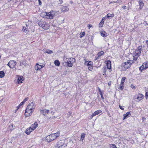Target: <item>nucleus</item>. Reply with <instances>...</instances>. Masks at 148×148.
I'll return each instance as SVG.
<instances>
[{"label":"nucleus","instance_id":"nucleus-1","mask_svg":"<svg viewBox=\"0 0 148 148\" xmlns=\"http://www.w3.org/2000/svg\"><path fill=\"white\" fill-rule=\"evenodd\" d=\"M142 49V47L141 46H138L134 52L132 54L129 55V56H132L133 59L131 60V59L129 58L131 61L132 63H134L136 61H138V58H139L141 55Z\"/></svg>","mask_w":148,"mask_h":148},{"label":"nucleus","instance_id":"nucleus-2","mask_svg":"<svg viewBox=\"0 0 148 148\" xmlns=\"http://www.w3.org/2000/svg\"><path fill=\"white\" fill-rule=\"evenodd\" d=\"M60 134L59 131L54 134H52L46 137V140L48 142H50L58 137L60 136Z\"/></svg>","mask_w":148,"mask_h":148},{"label":"nucleus","instance_id":"nucleus-3","mask_svg":"<svg viewBox=\"0 0 148 148\" xmlns=\"http://www.w3.org/2000/svg\"><path fill=\"white\" fill-rule=\"evenodd\" d=\"M133 63H132L131 61L129 59L127 62L122 63L121 66L125 70L130 68Z\"/></svg>","mask_w":148,"mask_h":148},{"label":"nucleus","instance_id":"nucleus-4","mask_svg":"<svg viewBox=\"0 0 148 148\" xmlns=\"http://www.w3.org/2000/svg\"><path fill=\"white\" fill-rule=\"evenodd\" d=\"M38 25L45 30H47L49 28V25L45 21H40L38 23Z\"/></svg>","mask_w":148,"mask_h":148},{"label":"nucleus","instance_id":"nucleus-5","mask_svg":"<svg viewBox=\"0 0 148 148\" xmlns=\"http://www.w3.org/2000/svg\"><path fill=\"white\" fill-rule=\"evenodd\" d=\"M67 145L65 144L64 141L61 140L57 143L55 147L56 148H64Z\"/></svg>","mask_w":148,"mask_h":148},{"label":"nucleus","instance_id":"nucleus-6","mask_svg":"<svg viewBox=\"0 0 148 148\" xmlns=\"http://www.w3.org/2000/svg\"><path fill=\"white\" fill-rule=\"evenodd\" d=\"M55 12L51 11L50 12H47L46 18L47 19H52L55 16Z\"/></svg>","mask_w":148,"mask_h":148},{"label":"nucleus","instance_id":"nucleus-7","mask_svg":"<svg viewBox=\"0 0 148 148\" xmlns=\"http://www.w3.org/2000/svg\"><path fill=\"white\" fill-rule=\"evenodd\" d=\"M75 62V59L74 58H70L68 61L66 62L67 66L69 67H72L73 64Z\"/></svg>","mask_w":148,"mask_h":148},{"label":"nucleus","instance_id":"nucleus-8","mask_svg":"<svg viewBox=\"0 0 148 148\" xmlns=\"http://www.w3.org/2000/svg\"><path fill=\"white\" fill-rule=\"evenodd\" d=\"M148 68V61L143 63V64L139 68L140 71L142 72Z\"/></svg>","mask_w":148,"mask_h":148},{"label":"nucleus","instance_id":"nucleus-9","mask_svg":"<svg viewBox=\"0 0 148 148\" xmlns=\"http://www.w3.org/2000/svg\"><path fill=\"white\" fill-rule=\"evenodd\" d=\"M85 64L88 66V69L92 71L93 69V62L91 61H86L85 62Z\"/></svg>","mask_w":148,"mask_h":148},{"label":"nucleus","instance_id":"nucleus-10","mask_svg":"<svg viewBox=\"0 0 148 148\" xmlns=\"http://www.w3.org/2000/svg\"><path fill=\"white\" fill-rule=\"evenodd\" d=\"M16 64V62L14 60H10L7 64V65L12 69L14 68Z\"/></svg>","mask_w":148,"mask_h":148},{"label":"nucleus","instance_id":"nucleus-11","mask_svg":"<svg viewBox=\"0 0 148 148\" xmlns=\"http://www.w3.org/2000/svg\"><path fill=\"white\" fill-rule=\"evenodd\" d=\"M105 63L106 64L107 69L109 70V71L111 72L112 71L111 61L110 60H106L105 61Z\"/></svg>","mask_w":148,"mask_h":148},{"label":"nucleus","instance_id":"nucleus-12","mask_svg":"<svg viewBox=\"0 0 148 148\" xmlns=\"http://www.w3.org/2000/svg\"><path fill=\"white\" fill-rule=\"evenodd\" d=\"M33 112L34 111L32 110H29L28 108H26L25 110V116H29L32 114Z\"/></svg>","mask_w":148,"mask_h":148},{"label":"nucleus","instance_id":"nucleus-13","mask_svg":"<svg viewBox=\"0 0 148 148\" xmlns=\"http://www.w3.org/2000/svg\"><path fill=\"white\" fill-rule=\"evenodd\" d=\"M45 65H40L38 63L36 64L34 66V69L36 71L40 70L41 69L44 67Z\"/></svg>","mask_w":148,"mask_h":148},{"label":"nucleus","instance_id":"nucleus-14","mask_svg":"<svg viewBox=\"0 0 148 148\" xmlns=\"http://www.w3.org/2000/svg\"><path fill=\"white\" fill-rule=\"evenodd\" d=\"M35 105L32 102L29 103L27 106V108L29 110H31L34 111V109L35 108Z\"/></svg>","mask_w":148,"mask_h":148},{"label":"nucleus","instance_id":"nucleus-15","mask_svg":"<svg viewBox=\"0 0 148 148\" xmlns=\"http://www.w3.org/2000/svg\"><path fill=\"white\" fill-rule=\"evenodd\" d=\"M144 97V96L142 94L138 93L137 95L136 99L138 101H140L143 99Z\"/></svg>","mask_w":148,"mask_h":148},{"label":"nucleus","instance_id":"nucleus-16","mask_svg":"<svg viewBox=\"0 0 148 148\" xmlns=\"http://www.w3.org/2000/svg\"><path fill=\"white\" fill-rule=\"evenodd\" d=\"M34 130L33 129V128H32L31 127H30L26 129L25 130L26 134L27 135H29L30 134V133Z\"/></svg>","mask_w":148,"mask_h":148},{"label":"nucleus","instance_id":"nucleus-17","mask_svg":"<svg viewBox=\"0 0 148 148\" xmlns=\"http://www.w3.org/2000/svg\"><path fill=\"white\" fill-rule=\"evenodd\" d=\"M131 115V114L130 112H126L125 114L123 115V120H124L126 119L127 118L130 117Z\"/></svg>","mask_w":148,"mask_h":148},{"label":"nucleus","instance_id":"nucleus-18","mask_svg":"<svg viewBox=\"0 0 148 148\" xmlns=\"http://www.w3.org/2000/svg\"><path fill=\"white\" fill-rule=\"evenodd\" d=\"M38 124L37 122H35L33 124H32L30 127H32V128H33V129L34 130L36 129V128L38 127Z\"/></svg>","mask_w":148,"mask_h":148},{"label":"nucleus","instance_id":"nucleus-19","mask_svg":"<svg viewBox=\"0 0 148 148\" xmlns=\"http://www.w3.org/2000/svg\"><path fill=\"white\" fill-rule=\"evenodd\" d=\"M24 80V79L23 76H19L17 80L18 83V84H21Z\"/></svg>","mask_w":148,"mask_h":148},{"label":"nucleus","instance_id":"nucleus-20","mask_svg":"<svg viewBox=\"0 0 148 148\" xmlns=\"http://www.w3.org/2000/svg\"><path fill=\"white\" fill-rule=\"evenodd\" d=\"M41 113L42 114L45 115L46 114H47L49 112V110H47L46 109L42 110L40 111Z\"/></svg>","mask_w":148,"mask_h":148},{"label":"nucleus","instance_id":"nucleus-21","mask_svg":"<svg viewBox=\"0 0 148 148\" xmlns=\"http://www.w3.org/2000/svg\"><path fill=\"white\" fill-rule=\"evenodd\" d=\"M47 12H42L40 14V16L43 18H46Z\"/></svg>","mask_w":148,"mask_h":148},{"label":"nucleus","instance_id":"nucleus-22","mask_svg":"<svg viewBox=\"0 0 148 148\" xmlns=\"http://www.w3.org/2000/svg\"><path fill=\"white\" fill-rule=\"evenodd\" d=\"M104 52L103 51H101L99 52L97 54L98 56L96 58V60L99 58L101 56H102L104 54Z\"/></svg>","mask_w":148,"mask_h":148},{"label":"nucleus","instance_id":"nucleus-23","mask_svg":"<svg viewBox=\"0 0 148 148\" xmlns=\"http://www.w3.org/2000/svg\"><path fill=\"white\" fill-rule=\"evenodd\" d=\"M138 3L139 5L140 6V9H141L143 8V6L144 5V3L143 1L141 0H139L138 1Z\"/></svg>","mask_w":148,"mask_h":148},{"label":"nucleus","instance_id":"nucleus-24","mask_svg":"<svg viewBox=\"0 0 148 148\" xmlns=\"http://www.w3.org/2000/svg\"><path fill=\"white\" fill-rule=\"evenodd\" d=\"M101 36L103 37H105L107 36V34L106 32L104 31H103L101 32Z\"/></svg>","mask_w":148,"mask_h":148},{"label":"nucleus","instance_id":"nucleus-25","mask_svg":"<svg viewBox=\"0 0 148 148\" xmlns=\"http://www.w3.org/2000/svg\"><path fill=\"white\" fill-rule=\"evenodd\" d=\"M54 64L56 66H59L60 64V63L59 60H55L54 62Z\"/></svg>","mask_w":148,"mask_h":148},{"label":"nucleus","instance_id":"nucleus-26","mask_svg":"<svg viewBox=\"0 0 148 148\" xmlns=\"http://www.w3.org/2000/svg\"><path fill=\"white\" fill-rule=\"evenodd\" d=\"M102 111L101 110H98L96 111H95L94 113L93 114L95 115V116H96V115H97L98 114H99L101 113Z\"/></svg>","mask_w":148,"mask_h":148},{"label":"nucleus","instance_id":"nucleus-27","mask_svg":"<svg viewBox=\"0 0 148 148\" xmlns=\"http://www.w3.org/2000/svg\"><path fill=\"white\" fill-rule=\"evenodd\" d=\"M126 79V77H123L121 79V80L120 84H121L124 85V83L125 82Z\"/></svg>","mask_w":148,"mask_h":148},{"label":"nucleus","instance_id":"nucleus-28","mask_svg":"<svg viewBox=\"0 0 148 148\" xmlns=\"http://www.w3.org/2000/svg\"><path fill=\"white\" fill-rule=\"evenodd\" d=\"M22 31L25 32L26 34H27L29 33V31L28 30L26 29V28L25 27H23V28L22 29Z\"/></svg>","mask_w":148,"mask_h":148},{"label":"nucleus","instance_id":"nucleus-29","mask_svg":"<svg viewBox=\"0 0 148 148\" xmlns=\"http://www.w3.org/2000/svg\"><path fill=\"white\" fill-rule=\"evenodd\" d=\"M5 76V73L3 71H0V78H2Z\"/></svg>","mask_w":148,"mask_h":148},{"label":"nucleus","instance_id":"nucleus-30","mask_svg":"<svg viewBox=\"0 0 148 148\" xmlns=\"http://www.w3.org/2000/svg\"><path fill=\"white\" fill-rule=\"evenodd\" d=\"M124 88V85L120 84L119 86V87L118 88V89L120 90H122Z\"/></svg>","mask_w":148,"mask_h":148},{"label":"nucleus","instance_id":"nucleus-31","mask_svg":"<svg viewBox=\"0 0 148 148\" xmlns=\"http://www.w3.org/2000/svg\"><path fill=\"white\" fill-rule=\"evenodd\" d=\"M107 68H106V67H103V75H106V72L107 71Z\"/></svg>","mask_w":148,"mask_h":148},{"label":"nucleus","instance_id":"nucleus-32","mask_svg":"<svg viewBox=\"0 0 148 148\" xmlns=\"http://www.w3.org/2000/svg\"><path fill=\"white\" fill-rule=\"evenodd\" d=\"M114 14H110V13H108L107 14V18H109L111 17H113L114 16Z\"/></svg>","mask_w":148,"mask_h":148},{"label":"nucleus","instance_id":"nucleus-33","mask_svg":"<svg viewBox=\"0 0 148 148\" xmlns=\"http://www.w3.org/2000/svg\"><path fill=\"white\" fill-rule=\"evenodd\" d=\"M85 34V32H81L80 34V37L82 38L83 36H84Z\"/></svg>","mask_w":148,"mask_h":148},{"label":"nucleus","instance_id":"nucleus-34","mask_svg":"<svg viewBox=\"0 0 148 148\" xmlns=\"http://www.w3.org/2000/svg\"><path fill=\"white\" fill-rule=\"evenodd\" d=\"M85 135L86 134L84 133H82V134L81 139H82V141L84 139Z\"/></svg>","mask_w":148,"mask_h":148},{"label":"nucleus","instance_id":"nucleus-35","mask_svg":"<svg viewBox=\"0 0 148 148\" xmlns=\"http://www.w3.org/2000/svg\"><path fill=\"white\" fill-rule=\"evenodd\" d=\"M110 148H117L116 145L113 144H110Z\"/></svg>","mask_w":148,"mask_h":148},{"label":"nucleus","instance_id":"nucleus-36","mask_svg":"<svg viewBox=\"0 0 148 148\" xmlns=\"http://www.w3.org/2000/svg\"><path fill=\"white\" fill-rule=\"evenodd\" d=\"M104 23L101 21L99 24V27H102Z\"/></svg>","mask_w":148,"mask_h":148},{"label":"nucleus","instance_id":"nucleus-37","mask_svg":"<svg viewBox=\"0 0 148 148\" xmlns=\"http://www.w3.org/2000/svg\"><path fill=\"white\" fill-rule=\"evenodd\" d=\"M46 52L47 53L51 54L53 53V51L47 49Z\"/></svg>","mask_w":148,"mask_h":148},{"label":"nucleus","instance_id":"nucleus-38","mask_svg":"<svg viewBox=\"0 0 148 148\" xmlns=\"http://www.w3.org/2000/svg\"><path fill=\"white\" fill-rule=\"evenodd\" d=\"M98 90L100 93V95L103 94V92L101 90L99 87H98Z\"/></svg>","mask_w":148,"mask_h":148},{"label":"nucleus","instance_id":"nucleus-39","mask_svg":"<svg viewBox=\"0 0 148 148\" xmlns=\"http://www.w3.org/2000/svg\"><path fill=\"white\" fill-rule=\"evenodd\" d=\"M131 87L133 89L135 90L136 88V86L133 84H131Z\"/></svg>","mask_w":148,"mask_h":148},{"label":"nucleus","instance_id":"nucleus-40","mask_svg":"<svg viewBox=\"0 0 148 148\" xmlns=\"http://www.w3.org/2000/svg\"><path fill=\"white\" fill-rule=\"evenodd\" d=\"M63 9H64V10H63V11H68V10H69V8H67L65 7H64L63 8Z\"/></svg>","mask_w":148,"mask_h":148},{"label":"nucleus","instance_id":"nucleus-41","mask_svg":"<svg viewBox=\"0 0 148 148\" xmlns=\"http://www.w3.org/2000/svg\"><path fill=\"white\" fill-rule=\"evenodd\" d=\"M145 96L146 99H147L148 97V92H145Z\"/></svg>","mask_w":148,"mask_h":148},{"label":"nucleus","instance_id":"nucleus-42","mask_svg":"<svg viewBox=\"0 0 148 148\" xmlns=\"http://www.w3.org/2000/svg\"><path fill=\"white\" fill-rule=\"evenodd\" d=\"M106 17H103L102 18L101 21L102 22H103V23H104V21L106 20Z\"/></svg>","mask_w":148,"mask_h":148},{"label":"nucleus","instance_id":"nucleus-43","mask_svg":"<svg viewBox=\"0 0 148 148\" xmlns=\"http://www.w3.org/2000/svg\"><path fill=\"white\" fill-rule=\"evenodd\" d=\"M88 29H90V27H92V25L91 24H88Z\"/></svg>","mask_w":148,"mask_h":148},{"label":"nucleus","instance_id":"nucleus-44","mask_svg":"<svg viewBox=\"0 0 148 148\" xmlns=\"http://www.w3.org/2000/svg\"><path fill=\"white\" fill-rule=\"evenodd\" d=\"M24 103H25L23 101L21 102L19 104V106H21V107L24 104Z\"/></svg>","mask_w":148,"mask_h":148},{"label":"nucleus","instance_id":"nucleus-45","mask_svg":"<svg viewBox=\"0 0 148 148\" xmlns=\"http://www.w3.org/2000/svg\"><path fill=\"white\" fill-rule=\"evenodd\" d=\"M122 2V1H119V0H117L116 1H113V3H121Z\"/></svg>","mask_w":148,"mask_h":148},{"label":"nucleus","instance_id":"nucleus-46","mask_svg":"<svg viewBox=\"0 0 148 148\" xmlns=\"http://www.w3.org/2000/svg\"><path fill=\"white\" fill-rule=\"evenodd\" d=\"M28 99V97H26L23 101L25 103V102L27 101Z\"/></svg>","mask_w":148,"mask_h":148},{"label":"nucleus","instance_id":"nucleus-47","mask_svg":"<svg viewBox=\"0 0 148 148\" xmlns=\"http://www.w3.org/2000/svg\"><path fill=\"white\" fill-rule=\"evenodd\" d=\"M119 107L121 109V110H124V108H123V106H120V105H119Z\"/></svg>","mask_w":148,"mask_h":148},{"label":"nucleus","instance_id":"nucleus-48","mask_svg":"<svg viewBox=\"0 0 148 148\" xmlns=\"http://www.w3.org/2000/svg\"><path fill=\"white\" fill-rule=\"evenodd\" d=\"M112 84V82L111 81H110L108 83V85L109 86H110Z\"/></svg>","mask_w":148,"mask_h":148},{"label":"nucleus","instance_id":"nucleus-49","mask_svg":"<svg viewBox=\"0 0 148 148\" xmlns=\"http://www.w3.org/2000/svg\"><path fill=\"white\" fill-rule=\"evenodd\" d=\"M38 1L39 4V5H41L42 4V2L40 0H38Z\"/></svg>","mask_w":148,"mask_h":148},{"label":"nucleus","instance_id":"nucleus-50","mask_svg":"<svg viewBox=\"0 0 148 148\" xmlns=\"http://www.w3.org/2000/svg\"><path fill=\"white\" fill-rule=\"evenodd\" d=\"M95 115L94 114H93H93H92V115L91 116H90V118L91 119H92L93 118V117L94 116H95Z\"/></svg>","mask_w":148,"mask_h":148},{"label":"nucleus","instance_id":"nucleus-51","mask_svg":"<svg viewBox=\"0 0 148 148\" xmlns=\"http://www.w3.org/2000/svg\"><path fill=\"white\" fill-rule=\"evenodd\" d=\"M126 8V6L125 5H123L122 6V8L124 10Z\"/></svg>","mask_w":148,"mask_h":148},{"label":"nucleus","instance_id":"nucleus-52","mask_svg":"<svg viewBox=\"0 0 148 148\" xmlns=\"http://www.w3.org/2000/svg\"><path fill=\"white\" fill-rule=\"evenodd\" d=\"M60 4L62 3L63 1V0H58Z\"/></svg>","mask_w":148,"mask_h":148},{"label":"nucleus","instance_id":"nucleus-53","mask_svg":"<svg viewBox=\"0 0 148 148\" xmlns=\"http://www.w3.org/2000/svg\"><path fill=\"white\" fill-rule=\"evenodd\" d=\"M103 94H102L100 95H101V99H103L104 98L103 96Z\"/></svg>","mask_w":148,"mask_h":148},{"label":"nucleus","instance_id":"nucleus-54","mask_svg":"<svg viewBox=\"0 0 148 148\" xmlns=\"http://www.w3.org/2000/svg\"><path fill=\"white\" fill-rule=\"evenodd\" d=\"M146 119V118L145 117H143L142 118V121H144Z\"/></svg>","mask_w":148,"mask_h":148},{"label":"nucleus","instance_id":"nucleus-55","mask_svg":"<svg viewBox=\"0 0 148 148\" xmlns=\"http://www.w3.org/2000/svg\"><path fill=\"white\" fill-rule=\"evenodd\" d=\"M21 106H19V105L17 107V110H18L20 108H21Z\"/></svg>","mask_w":148,"mask_h":148},{"label":"nucleus","instance_id":"nucleus-56","mask_svg":"<svg viewBox=\"0 0 148 148\" xmlns=\"http://www.w3.org/2000/svg\"><path fill=\"white\" fill-rule=\"evenodd\" d=\"M146 43L147 44H147H148V40H146Z\"/></svg>","mask_w":148,"mask_h":148},{"label":"nucleus","instance_id":"nucleus-57","mask_svg":"<svg viewBox=\"0 0 148 148\" xmlns=\"http://www.w3.org/2000/svg\"><path fill=\"white\" fill-rule=\"evenodd\" d=\"M30 1L31 2H32V1H33V0H30Z\"/></svg>","mask_w":148,"mask_h":148},{"label":"nucleus","instance_id":"nucleus-58","mask_svg":"<svg viewBox=\"0 0 148 148\" xmlns=\"http://www.w3.org/2000/svg\"><path fill=\"white\" fill-rule=\"evenodd\" d=\"M112 3V2H111L110 3Z\"/></svg>","mask_w":148,"mask_h":148}]
</instances>
